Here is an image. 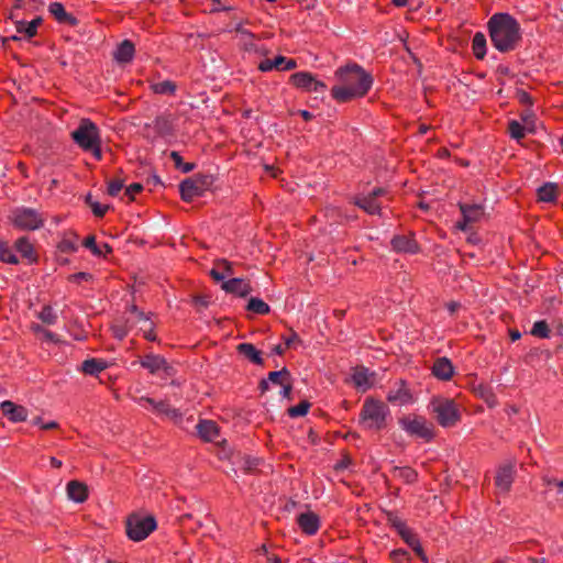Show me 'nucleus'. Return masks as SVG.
<instances>
[{
    "mask_svg": "<svg viewBox=\"0 0 563 563\" xmlns=\"http://www.w3.org/2000/svg\"><path fill=\"white\" fill-rule=\"evenodd\" d=\"M228 10H231V8L230 7H221L220 0H211V7H210L211 13H216V12H220V11H228Z\"/></svg>",
    "mask_w": 563,
    "mask_h": 563,
    "instance_id": "0e129e2a",
    "label": "nucleus"
},
{
    "mask_svg": "<svg viewBox=\"0 0 563 563\" xmlns=\"http://www.w3.org/2000/svg\"><path fill=\"white\" fill-rule=\"evenodd\" d=\"M0 261L13 265L19 263L16 255L5 243H0Z\"/></svg>",
    "mask_w": 563,
    "mask_h": 563,
    "instance_id": "c03bdc74",
    "label": "nucleus"
},
{
    "mask_svg": "<svg viewBox=\"0 0 563 563\" xmlns=\"http://www.w3.org/2000/svg\"><path fill=\"white\" fill-rule=\"evenodd\" d=\"M40 23H41L40 19H35L27 23L21 22L18 24L16 30L19 33L24 34L27 38H31V37L35 36V34L37 32V26L40 25Z\"/></svg>",
    "mask_w": 563,
    "mask_h": 563,
    "instance_id": "a19ab883",
    "label": "nucleus"
},
{
    "mask_svg": "<svg viewBox=\"0 0 563 563\" xmlns=\"http://www.w3.org/2000/svg\"><path fill=\"white\" fill-rule=\"evenodd\" d=\"M289 82L306 92H324L327 85L309 71H297L290 75Z\"/></svg>",
    "mask_w": 563,
    "mask_h": 563,
    "instance_id": "f8f14e48",
    "label": "nucleus"
},
{
    "mask_svg": "<svg viewBox=\"0 0 563 563\" xmlns=\"http://www.w3.org/2000/svg\"><path fill=\"white\" fill-rule=\"evenodd\" d=\"M528 132L527 126L516 120H511L508 123V133L511 139L520 142Z\"/></svg>",
    "mask_w": 563,
    "mask_h": 563,
    "instance_id": "4c0bfd02",
    "label": "nucleus"
},
{
    "mask_svg": "<svg viewBox=\"0 0 563 563\" xmlns=\"http://www.w3.org/2000/svg\"><path fill=\"white\" fill-rule=\"evenodd\" d=\"M194 303L198 308H206L208 306L209 301H208L207 297L197 296L194 298Z\"/></svg>",
    "mask_w": 563,
    "mask_h": 563,
    "instance_id": "69168bd1",
    "label": "nucleus"
},
{
    "mask_svg": "<svg viewBox=\"0 0 563 563\" xmlns=\"http://www.w3.org/2000/svg\"><path fill=\"white\" fill-rule=\"evenodd\" d=\"M143 330V333H144V338L148 341H156L157 340V336H156V333L154 331V323L153 321H150L148 323H146L145 328H142Z\"/></svg>",
    "mask_w": 563,
    "mask_h": 563,
    "instance_id": "13d9d810",
    "label": "nucleus"
},
{
    "mask_svg": "<svg viewBox=\"0 0 563 563\" xmlns=\"http://www.w3.org/2000/svg\"><path fill=\"white\" fill-rule=\"evenodd\" d=\"M68 280L73 283L90 282L92 280V275L86 272H80L69 275Z\"/></svg>",
    "mask_w": 563,
    "mask_h": 563,
    "instance_id": "6e6d98bb",
    "label": "nucleus"
},
{
    "mask_svg": "<svg viewBox=\"0 0 563 563\" xmlns=\"http://www.w3.org/2000/svg\"><path fill=\"white\" fill-rule=\"evenodd\" d=\"M385 518L387 523L396 530V532L400 536V538L406 542L413 552L420 558V560L424 563L428 562V559L424 554V551L421 547L420 540L417 533L407 526L406 521L402 520L396 512L394 511H385Z\"/></svg>",
    "mask_w": 563,
    "mask_h": 563,
    "instance_id": "423d86ee",
    "label": "nucleus"
},
{
    "mask_svg": "<svg viewBox=\"0 0 563 563\" xmlns=\"http://www.w3.org/2000/svg\"><path fill=\"white\" fill-rule=\"evenodd\" d=\"M274 60L273 59H264L258 64V69L263 73H267L274 69Z\"/></svg>",
    "mask_w": 563,
    "mask_h": 563,
    "instance_id": "680f3d73",
    "label": "nucleus"
},
{
    "mask_svg": "<svg viewBox=\"0 0 563 563\" xmlns=\"http://www.w3.org/2000/svg\"><path fill=\"white\" fill-rule=\"evenodd\" d=\"M212 184V178L207 175H196L183 180L179 185L180 197L184 201L190 202L201 197Z\"/></svg>",
    "mask_w": 563,
    "mask_h": 563,
    "instance_id": "1a4fd4ad",
    "label": "nucleus"
},
{
    "mask_svg": "<svg viewBox=\"0 0 563 563\" xmlns=\"http://www.w3.org/2000/svg\"><path fill=\"white\" fill-rule=\"evenodd\" d=\"M107 368V363L101 360L90 358L81 364V371L87 375H97Z\"/></svg>",
    "mask_w": 563,
    "mask_h": 563,
    "instance_id": "72a5a7b5",
    "label": "nucleus"
},
{
    "mask_svg": "<svg viewBox=\"0 0 563 563\" xmlns=\"http://www.w3.org/2000/svg\"><path fill=\"white\" fill-rule=\"evenodd\" d=\"M143 190V186L140 183H134L125 188L124 195L130 198V200H134L135 195L140 194Z\"/></svg>",
    "mask_w": 563,
    "mask_h": 563,
    "instance_id": "4d7b16f0",
    "label": "nucleus"
},
{
    "mask_svg": "<svg viewBox=\"0 0 563 563\" xmlns=\"http://www.w3.org/2000/svg\"><path fill=\"white\" fill-rule=\"evenodd\" d=\"M236 351L253 364L263 365L262 353L252 343H240L236 346Z\"/></svg>",
    "mask_w": 563,
    "mask_h": 563,
    "instance_id": "c85d7f7f",
    "label": "nucleus"
},
{
    "mask_svg": "<svg viewBox=\"0 0 563 563\" xmlns=\"http://www.w3.org/2000/svg\"><path fill=\"white\" fill-rule=\"evenodd\" d=\"M390 419L388 406L374 397L364 399L358 415V426L365 431L379 432L387 428Z\"/></svg>",
    "mask_w": 563,
    "mask_h": 563,
    "instance_id": "7ed1b4c3",
    "label": "nucleus"
},
{
    "mask_svg": "<svg viewBox=\"0 0 563 563\" xmlns=\"http://www.w3.org/2000/svg\"><path fill=\"white\" fill-rule=\"evenodd\" d=\"M57 247L62 253H75L78 250V236L76 234H73L71 236H65L58 243Z\"/></svg>",
    "mask_w": 563,
    "mask_h": 563,
    "instance_id": "ea45409f",
    "label": "nucleus"
},
{
    "mask_svg": "<svg viewBox=\"0 0 563 563\" xmlns=\"http://www.w3.org/2000/svg\"><path fill=\"white\" fill-rule=\"evenodd\" d=\"M375 373L365 366H356L352 369L351 380L353 386L362 393L367 391L374 384Z\"/></svg>",
    "mask_w": 563,
    "mask_h": 563,
    "instance_id": "4468645a",
    "label": "nucleus"
},
{
    "mask_svg": "<svg viewBox=\"0 0 563 563\" xmlns=\"http://www.w3.org/2000/svg\"><path fill=\"white\" fill-rule=\"evenodd\" d=\"M34 423L38 424L43 430H52L58 428V423L56 421L43 422L41 418H36Z\"/></svg>",
    "mask_w": 563,
    "mask_h": 563,
    "instance_id": "052dcab7",
    "label": "nucleus"
},
{
    "mask_svg": "<svg viewBox=\"0 0 563 563\" xmlns=\"http://www.w3.org/2000/svg\"><path fill=\"white\" fill-rule=\"evenodd\" d=\"M311 404L308 400H302L298 405L288 408V416L291 418L303 417L308 413Z\"/></svg>",
    "mask_w": 563,
    "mask_h": 563,
    "instance_id": "37998d69",
    "label": "nucleus"
},
{
    "mask_svg": "<svg viewBox=\"0 0 563 563\" xmlns=\"http://www.w3.org/2000/svg\"><path fill=\"white\" fill-rule=\"evenodd\" d=\"M157 527L152 516H140L132 514L126 518L125 532L130 540L140 542L145 540Z\"/></svg>",
    "mask_w": 563,
    "mask_h": 563,
    "instance_id": "6e6552de",
    "label": "nucleus"
},
{
    "mask_svg": "<svg viewBox=\"0 0 563 563\" xmlns=\"http://www.w3.org/2000/svg\"><path fill=\"white\" fill-rule=\"evenodd\" d=\"M459 209L462 214V219L456 221L455 229L466 232L473 228L475 223H478L485 214L484 207L477 203H459Z\"/></svg>",
    "mask_w": 563,
    "mask_h": 563,
    "instance_id": "9b49d317",
    "label": "nucleus"
},
{
    "mask_svg": "<svg viewBox=\"0 0 563 563\" xmlns=\"http://www.w3.org/2000/svg\"><path fill=\"white\" fill-rule=\"evenodd\" d=\"M199 437L206 442H212L219 437L218 424L212 420H201L196 427Z\"/></svg>",
    "mask_w": 563,
    "mask_h": 563,
    "instance_id": "b1692460",
    "label": "nucleus"
},
{
    "mask_svg": "<svg viewBox=\"0 0 563 563\" xmlns=\"http://www.w3.org/2000/svg\"><path fill=\"white\" fill-rule=\"evenodd\" d=\"M140 363L142 367L146 368L152 374L164 371L167 375H170L173 371V367L168 365L167 361L161 355L147 354Z\"/></svg>",
    "mask_w": 563,
    "mask_h": 563,
    "instance_id": "a211bd4d",
    "label": "nucleus"
},
{
    "mask_svg": "<svg viewBox=\"0 0 563 563\" xmlns=\"http://www.w3.org/2000/svg\"><path fill=\"white\" fill-rule=\"evenodd\" d=\"M393 476L401 479L406 484H412L418 479V473L410 466H395L391 471Z\"/></svg>",
    "mask_w": 563,
    "mask_h": 563,
    "instance_id": "2f4dec72",
    "label": "nucleus"
},
{
    "mask_svg": "<svg viewBox=\"0 0 563 563\" xmlns=\"http://www.w3.org/2000/svg\"><path fill=\"white\" fill-rule=\"evenodd\" d=\"M520 119L523 122V125L527 126L529 133L534 132L536 129V115L530 109H526L520 113Z\"/></svg>",
    "mask_w": 563,
    "mask_h": 563,
    "instance_id": "8fccbe9b",
    "label": "nucleus"
},
{
    "mask_svg": "<svg viewBox=\"0 0 563 563\" xmlns=\"http://www.w3.org/2000/svg\"><path fill=\"white\" fill-rule=\"evenodd\" d=\"M387 401L396 406H405L413 401V396L405 380L400 379L386 397Z\"/></svg>",
    "mask_w": 563,
    "mask_h": 563,
    "instance_id": "2eb2a0df",
    "label": "nucleus"
},
{
    "mask_svg": "<svg viewBox=\"0 0 563 563\" xmlns=\"http://www.w3.org/2000/svg\"><path fill=\"white\" fill-rule=\"evenodd\" d=\"M86 202L91 207L92 213L98 218H102L109 209L108 206L100 205L99 202L96 201H91L90 195L87 196Z\"/></svg>",
    "mask_w": 563,
    "mask_h": 563,
    "instance_id": "603ef678",
    "label": "nucleus"
},
{
    "mask_svg": "<svg viewBox=\"0 0 563 563\" xmlns=\"http://www.w3.org/2000/svg\"><path fill=\"white\" fill-rule=\"evenodd\" d=\"M49 13L58 23L75 26L78 20L70 13H68L60 2H52L48 7Z\"/></svg>",
    "mask_w": 563,
    "mask_h": 563,
    "instance_id": "5701e85b",
    "label": "nucleus"
},
{
    "mask_svg": "<svg viewBox=\"0 0 563 563\" xmlns=\"http://www.w3.org/2000/svg\"><path fill=\"white\" fill-rule=\"evenodd\" d=\"M384 195H386V190L384 188H375L366 196L355 197L354 203L368 214H379L382 207L377 201V198Z\"/></svg>",
    "mask_w": 563,
    "mask_h": 563,
    "instance_id": "ddd939ff",
    "label": "nucleus"
},
{
    "mask_svg": "<svg viewBox=\"0 0 563 563\" xmlns=\"http://www.w3.org/2000/svg\"><path fill=\"white\" fill-rule=\"evenodd\" d=\"M391 247L397 253L417 254L420 251L419 244L413 234L395 235L390 241Z\"/></svg>",
    "mask_w": 563,
    "mask_h": 563,
    "instance_id": "f3484780",
    "label": "nucleus"
},
{
    "mask_svg": "<svg viewBox=\"0 0 563 563\" xmlns=\"http://www.w3.org/2000/svg\"><path fill=\"white\" fill-rule=\"evenodd\" d=\"M401 428L410 435L430 441L433 439V424L421 416H407L399 420Z\"/></svg>",
    "mask_w": 563,
    "mask_h": 563,
    "instance_id": "9d476101",
    "label": "nucleus"
},
{
    "mask_svg": "<svg viewBox=\"0 0 563 563\" xmlns=\"http://www.w3.org/2000/svg\"><path fill=\"white\" fill-rule=\"evenodd\" d=\"M473 391L475 396L483 399L488 405V407H495L497 405V397L488 384L479 383L474 385Z\"/></svg>",
    "mask_w": 563,
    "mask_h": 563,
    "instance_id": "7c9ffc66",
    "label": "nucleus"
},
{
    "mask_svg": "<svg viewBox=\"0 0 563 563\" xmlns=\"http://www.w3.org/2000/svg\"><path fill=\"white\" fill-rule=\"evenodd\" d=\"M15 250L21 254V256L27 261L29 264H33L37 262V254L33 244L25 236L19 238L14 243Z\"/></svg>",
    "mask_w": 563,
    "mask_h": 563,
    "instance_id": "393cba45",
    "label": "nucleus"
},
{
    "mask_svg": "<svg viewBox=\"0 0 563 563\" xmlns=\"http://www.w3.org/2000/svg\"><path fill=\"white\" fill-rule=\"evenodd\" d=\"M558 197V187L554 184L548 183L538 189V198L543 202H553Z\"/></svg>",
    "mask_w": 563,
    "mask_h": 563,
    "instance_id": "c9c22d12",
    "label": "nucleus"
},
{
    "mask_svg": "<svg viewBox=\"0 0 563 563\" xmlns=\"http://www.w3.org/2000/svg\"><path fill=\"white\" fill-rule=\"evenodd\" d=\"M430 406L438 423L443 428H451L461 420L459 406L453 399L434 397Z\"/></svg>",
    "mask_w": 563,
    "mask_h": 563,
    "instance_id": "0eeeda50",
    "label": "nucleus"
},
{
    "mask_svg": "<svg viewBox=\"0 0 563 563\" xmlns=\"http://www.w3.org/2000/svg\"><path fill=\"white\" fill-rule=\"evenodd\" d=\"M210 275L216 282H224L227 277L233 275L232 264L227 260H219L214 263Z\"/></svg>",
    "mask_w": 563,
    "mask_h": 563,
    "instance_id": "cd10ccee",
    "label": "nucleus"
},
{
    "mask_svg": "<svg viewBox=\"0 0 563 563\" xmlns=\"http://www.w3.org/2000/svg\"><path fill=\"white\" fill-rule=\"evenodd\" d=\"M170 158L173 159L176 168L180 169L183 173H189L195 168L194 163H184L181 155L176 151L170 153Z\"/></svg>",
    "mask_w": 563,
    "mask_h": 563,
    "instance_id": "de8ad7c7",
    "label": "nucleus"
},
{
    "mask_svg": "<svg viewBox=\"0 0 563 563\" xmlns=\"http://www.w3.org/2000/svg\"><path fill=\"white\" fill-rule=\"evenodd\" d=\"M282 396L284 398H290V394H291V390H292V385H291V377H289L286 383L282 386Z\"/></svg>",
    "mask_w": 563,
    "mask_h": 563,
    "instance_id": "e2e57ef3",
    "label": "nucleus"
},
{
    "mask_svg": "<svg viewBox=\"0 0 563 563\" xmlns=\"http://www.w3.org/2000/svg\"><path fill=\"white\" fill-rule=\"evenodd\" d=\"M82 245L86 249L90 250L93 255H97V256L102 255V251L100 250V247L96 243V236L95 235H88L84 240Z\"/></svg>",
    "mask_w": 563,
    "mask_h": 563,
    "instance_id": "5fc2aeb1",
    "label": "nucleus"
},
{
    "mask_svg": "<svg viewBox=\"0 0 563 563\" xmlns=\"http://www.w3.org/2000/svg\"><path fill=\"white\" fill-rule=\"evenodd\" d=\"M273 60H274V66H275L274 69L283 71V67L285 65L286 57L279 55V56H276Z\"/></svg>",
    "mask_w": 563,
    "mask_h": 563,
    "instance_id": "338daca9",
    "label": "nucleus"
},
{
    "mask_svg": "<svg viewBox=\"0 0 563 563\" xmlns=\"http://www.w3.org/2000/svg\"><path fill=\"white\" fill-rule=\"evenodd\" d=\"M232 31L241 35V40L244 43L245 49L251 51L254 48L255 45L253 41L255 36L252 32L243 27L242 22L238 23L233 29L230 30V32Z\"/></svg>",
    "mask_w": 563,
    "mask_h": 563,
    "instance_id": "e433bc0d",
    "label": "nucleus"
},
{
    "mask_svg": "<svg viewBox=\"0 0 563 563\" xmlns=\"http://www.w3.org/2000/svg\"><path fill=\"white\" fill-rule=\"evenodd\" d=\"M290 377V373L287 368H283L280 371L269 372L267 379H262L260 382V389L262 393H265L269 388V383L274 385L283 386L286 380Z\"/></svg>",
    "mask_w": 563,
    "mask_h": 563,
    "instance_id": "bb28decb",
    "label": "nucleus"
},
{
    "mask_svg": "<svg viewBox=\"0 0 563 563\" xmlns=\"http://www.w3.org/2000/svg\"><path fill=\"white\" fill-rule=\"evenodd\" d=\"M124 187V180L121 178H113L108 181L107 191L110 196L115 197Z\"/></svg>",
    "mask_w": 563,
    "mask_h": 563,
    "instance_id": "3c124183",
    "label": "nucleus"
},
{
    "mask_svg": "<svg viewBox=\"0 0 563 563\" xmlns=\"http://www.w3.org/2000/svg\"><path fill=\"white\" fill-rule=\"evenodd\" d=\"M134 53V44L129 40H124L119 44L115 52L113 53V56L114 59L119 63H129L133 59Z\"/></svg>",
    "mask_w": 563,
    "mask_h": 563,
    "instance_id": "c756f323",
    "label": "nucleus"
},
{
    "mask_svg": "<svg viewBox=\"0 0 563 563\" xmlns=\"http://www.w3.org/2000/svg\"><path fill=\"white\" fill-rule=\"evenodd\" d=\"M517 97H518V100H519V102L521 104H525V106H528V107L532 106V98H531V96L527 91L519 90L517 92Z\"/></svg>",
    "mask_w": 563,
    "mask_h": 563,
    "instance_id": "bf43d9fd",
    "label": "nucleus"
},
{
    "mask_svg": "<svg viewBox=\"0 0 563 563\" xmlns=\"http://www.w3.org/2000/svg\"><path fill=\"white\" fill-rule=\"evenodd\" d=\"M432 374L441 380H450L454 374V367L448 357H439L433 363Z\"/></svg>",
    "mask_w": 563,
    "mask_h": 563,
    "instance_id": "4be33fe9",
    "label": "nucleus"
},
{
    "mask_svg": "<svg viewBox=\"0 0 563 563\" xmlns=\"http://www.w3.org/2000/svg\"><path fill=\"white\" fill-rule=\"evenodd\" d=\"M515 470L512 464H506L497 470L495 477L496 486L503 492H509L514 482Z\"/></svg>",
    "mask_w": 563,
    "mask_h": 563,
    "instance_id": "aec40b11",
    "label": "nucleus"
},
{
    "mask_svg": "<svg viewBox=\"0 0 563 563\" xmlns=\"http://www.w3.org/2000/svg\"><path fill=\"white\" fill-rule=\"evenodd\" d=\"M296 522L300 528L301 532L306 536H314L318 533L321 520L319 515L311 510H307L297 516Z\"/></svg>",
    "mask_w": 563,
    "mask_h": 563,
    "instance_id": "dca6fc26",
    "label": "nucleus"
},
{
    "mask_svg": "<svg viewBox=\"0 0 563 563\" xmlns=\"http://www.w3.org/2000/svg\"><path fill=\"white\" fill-rule=\"evenodd\" d=\"M222 289L227 292L236 294L240 297H245L252 291V287L249 283L241 278H231L222 283Z\"/></svg>",
    "mask_w": 563,
    "mask_h": 563,
    "instance_id": "a878e982",
    "label": "nucleus"
},
{
    "mask_svg": "<svg viewBox=\"0 0 563 563\" xmlns=\"http://www.w3.org/2000/svg\"><path fill=\"white\" fill-rule=\"evenodd\" d=\"M37 317L42 322L46 324H55L57 321L56 313L54 312L53 308L48 305L42 308Z\"/></svg>",
    "mask_w": 563,
    "mask_h": 563,
    "instance_id": "a18cd8bd",
    "label": "nucleus"
},
{
    "mask_svg": "<svg viewBox=\"0 0 563 563\" xmlns=\"http://www.w3.org/2000/svg\"><path fill=\"white\" fill-rule=\"evenodd\" d=\"M8 219L15 229L21 231H35L45 223L44 214L37 209L29 207L13 208L10 210Z\"/></svg>",
    "mask_w": 563,
    "mask_h": 563,
    "instance_id": "39448f33",
    "label": "nucleus"
},
{
    "mask_svg": "<svg viewBox=\"0 0 563 563\" xmlns=\"http://www.w3.org/2000/svg\"><path fill=\"white\" fill-rule=\"evenodd\" d=\"M66 490L68 498L78 504L85 503L89 496L87 485L75 479L67 483Z\"/></svg>",
    "mask_w": 563,
    "mask_h": 563,
    "instance_id": "412c9836",
    "label": "nucleus"
},
{
    "mask_svg": "<svg viewBox=\"0 0 563 563\" xmlns=\"http://www.w3.org/2000/svg\"><path fill=\"white\" fill-rule=\"evenodd\" d=\"M129 332V328L125 325L124 328H121L119 325L114 327V334L117 338L122 340Z\"/></svg>",
    "mask_w": 563,
    "mask_h": 563,
    "instance_id": "774afa93",
    "label": "nucleus"
},
{
    "mask_svg": "<svg viewBox=\"0 0 563 563\" xmlns=\"http://www.w3.org/2000/svg\"><path fill=\"white\" fill-rule=\"evenodd\" d=\"M70 135L84 152L91 153L97 161L102 159L100 130L95 122L87 118L81 119Z\"/></svg>",
    "mask_w": 563,
    "mask_h": 563,
    "instance_id": "20e7f679",
    "label": "nucleus"
},
{
    "mask_svg": "<svg viewBox=\"0 0 563 563\" xmlns=\"http://www.w3.org/2000/svg\"><path fill=\"white\" fill-rule=\"evenodd\" d=\"M155 128L162 134H169L173 130V120L170 117H158L155 120Z\"/></svg>",
    "mask_w": 563,
    "mask_h": 563,
    "instance_id": "49530a36",
    "label": "nucleus"
},
{
    "mask_svg": "<svg viewBox=\"0 0 563 563\" xmlns=\"http://www.w3.org/2000/svg\"><path fill=\"white\" fill-rule=\"evenodd\" d=\"M389 558L395 563H404L410 560V554L404 549H396L389 553Z\"/></svg>",
    "mask_w": 563,
    "mask_h": 563,
    "instance_id": "864d4df0",
    "label": "nucleus"
},
{
    "mask_svg": "<svg viewBox=\"0 0 563 563\" xmlns=\"http://www.w3.org/2000/svg\"><path fill=\"white\" fill-rule=\"evenodd\" d=\"M247 310L256 314H267L271 311L269 306L262 299L252 297L247 303Z\"/></svg>",
    "mask_w": 563,
    "mask_h": 563,
    "instance_id": "58836bf2",
    "label": "nucleus"
},
{
    "mask_svg": "<svg viewBox=\"0 0 563 563\" xmlns=\"http://www.w3.org/2000/svg\"><path fill=\"white\" fill-rule=\"evenodd\" d=\"M492 44L501 53L517 48L521 41L519 22L508 13H495L488 21Z\"/></svg>",
    "mask_w": 563,
    "mask_h": 563,
    "instance_id": "f03ea898",
    "label": "nucleus"
},
{
    "mask_svg": "<svg viewBox=\"0 0 563 563\" xmlns=\"http://www.w3.org/2000/svg\"><path fill=\"white\" fill-rule=\"evenodd\" d=\"M154 411L158 415H164L174 422L181 420V413L178 409L173 408L167 401L161 400L155 405Z\"/></svg>",
    "mask_w": 563,
    "mask_h": 563,
    "instance_id": "473e14b6",
    "label": "nucleus"
},
{
    "mask_svg": "<svg viewBox=\"0 0 563 563\" xmlns=\"http://www.w3.org/2000/svg\"><path fill=\"white\" fill-rule=\"evenodd\" d=\"M0 409L3 416H5L12 422H23L27 418L26 408L10 400L2 401Z\"/></svg>",
    "mask_w": 563,
    "mask_h": 563,
    "instance_id": "6ab92c4d",
    "label": "nucleus"
},
{
    "mask_svg": "<svg viewBox=\"0 0 563 563\" xmlns=\"http://www.w3.org/2000/svg\"><path fill=\"white\" fill-rule=\"evenodd\" d=\"M472 51L477 59H484L486 56V37L483 33L477 32L473 36Z\"/></svg>",
    "mask_w": 563,
    "mask_h": 563,
    "instance_id": "f704fd0d",
    "label": "nucleus"
},
{
    "mask_svg": "<svg viewBox=\"0 0 563 563\" xmlns=\"http://www.w3.org/2000/svg\"><path fill=\"white\" fill-rule=\"evenodd\" d=\"M531 334L538 338L547 339L550 335V329L544 320L534 322Z\"/></svg>",
    "mask_w": 563,
    "mask_h": 563,
    "instance_id": "09e8293b",
    "label": "nucleus"
},
{
    "mask_svg": "<svg viewBox=\"0 0 563 563\" xmlns=\"http://www.w3.org/2000/svg\"><path fill=\"white\" fill-rule=\"evenodd\" d=\"M339 85L331 89V96L338 102H349L364 97L373 85V77L357 64H349L335 70Z\"/></svg>",
    "mask_w": 563,
    "mask_h": 563,
    "instance_id": "f257e3e1",
    "label": "nucleus"
},
{
    "mask_svg": "<svg viewBox=\"0 0 563 563\" xmlns=\"http://www.w3.org/2000/svg\"><path fill=\"white\" fill-rule=\"evenodd\" d=\"M153 91L159 95H174L176 91V85L172 80H164L156 82L152 86Z\"/></svg>",
    "mask_w": 563,
    "mask_h": 563,
    "instance_id": "79ce46f5",
    "label": "nucleus"
}]
</instances>
